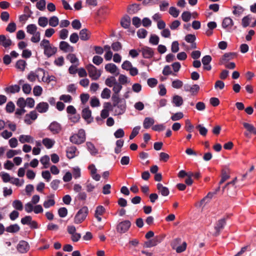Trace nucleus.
<instances>
[{"label":"nucleus","instance_id":"obj_1","mask_svg":"<svg viewBox=\"0 0 256 256\" xmlns=\"http://www.w3.org/2000/svg\"><path fill=\"white\" fill-rule=\"evenodd\" d=\"M40 47L44 50V54L50 58L54 55L57 52V48L50 41L46 39H43L40 42Z\"/></svg>","mask_w":256,"mask_h":256},{"label":"nucleus","instance_id":"obj_2","mask_svg":"<svg viewBox=\"0 0 256 256\" xmlns=\"http://www.w3.org/2000/svg\"><path fill=\"white\" fill-rule=\"evenodd\" d=\"M70 140L76 144H80L84 142L86 140V132L84 130L80 129L77 134L72 136Z\"/></svg>","mask_w":256,"mask_h":256},{"label":"nucleus","instance_id":"obj_3","mask_svg":"<svg viewBox=\"0 0 256 256\" xmlns=\"http://www.w3.org/2000/svg\"><path fill=\"white\" fill-rule=\"evenodd\" d=\"M88 213L87 206H83L76 214L74 218V222L76 224L82 223L86 218Z\"/></svg>","mask_w":256,"mask_h":256},{"label":"nucleus","instance_id":"obj_4","mask_svg":"<svg viewBox=\"0 0 256 256\" xmlns=\"http://www.w3.org/2000/svg\"><path fill=\"white\" fill-rule=\"evenodd\" d=\"M86 68L88 72V75L93 80H98L101 75V72L100 70L92 64H89L86 66Z\"/></svg>","mask_w":256,"mask_h":256},{"label":"nucleus","instance_id":"obj_5","mask_svg":"<svg viewBox=\"0 0 256 256\" xmlns=\"http://www.w3.org/2000/svg\"><path fill=\"white\" fill-rule=\"evenodd\" d=\"M131 226V222L128 220H125L120 222L116 226L118 232L124 234L128 230Z\"/></svg>","mask_w":256,"mask_h":256},{"label":"nucleus","instance_id":"obj_6","mask_svg":"<svg viewBox=\"0 0 256 256\" xmlns=\"http://www.w3.org/2000/svg\"><path fill=\"white\" fill-rule=\"evenodd\" d=\"M112 110L111 103L107 102L104 104V109L101 111L100 116L102 119L107 118L109 116V112Z\"/></svg>","mask_w":256,"mask_h":256},{"label":"nucleus","instance_id":"obj_7","mask_svg":"<svg viewBox=\"0 0 256 256\" xmlns=\"http://www.w3.org/2000/svg\"><path fill=\"white\" fill-rule=\"evenodd\" d=\"M16 248L19 252L24 254L28 251L30 246L24 240H21L17 245Z\"/></svg>","mask_w":256,"mask_h":256},{"label":"nucleus","instance_id":"obj_8","mask_svg":"<svg viewBox=\"0 0 256 256\" xmlns=\"http://www.w3.org/2000/svg\"><path fill=\"white\" fill-rule=\"evenodd\" d=\"M38 118V114L35 110L30 112L24 116V121L27 124H30L32 122L36 120Z\"/></svg>","mask_w":256,"mask_h":256},{"label":"nucleus","instance_id":"obj_9","mask_svg":"<svg viewBox=\"0 0 256 256\" xmlns=\"http://www.w3.org/2000/svg\"><path fill=\"white\" fill-rule=\"evenodd\" d=\"M12 42L8 36L4 34L0 35V46L7 48L12 46Z\"/></svg>","mask_w":256,"mask_h":256},{"label":"nucleus","instance_id":"obj_10","mask_svg":"<svg viewBox=\"0 0 256 256\" xmlns=\"http://www.w3.org/2000/svg\"><path fill=\"white\" fill-rule=\"evenodd\" d=\"M60 48L65 52H72L74 50L73 46L64 41H62L60 43Z\"/></svg>","mask_w":256,"mask_h":256},{"label":"nucleus","instance_id":"obj_11","mask_svg":"<svg viewBox=\"0 0 256 256\" xmlns=\"http://www.w3.org/2000/svg\"><path fill=\"white\" fill-rule=\"evenodd\" d=\"M106 212L105 208L102 206H98L94 212V217L98 222L102 221L101 216L103 215Z\"/></svg>","mask_w":256,"mask_h":256},{"label":"nucleus","instance_id":"obj_12","mask_svg":"<svg viewBox=\"0 0 256 256\" xmlns=\"http://www.w3.org/2000/svg\"><path fill=\"white\" fill-rule=\"evenodd\" d=\"M141 52L144 58H150L152 57L154 55V50L152 48L145 46L142 48Z\"/></svg>","mask_w":256,"mask_h":256},{"label":"nucleus","instance_id":"obj_13","mask_svg":"<svg viewBox=\"0 0 256 256\" xmlns=\"http://www.w3.org/2000/svg\"><path fill=\"white\" fill-rule=\"evenodd\" d=\"M104 68L106 72L112 74L118 75L119 74L117 66L112 63L106 64Z\"/></svg>","mask_w":256,"mask_h":256},{"label":"nucleus","instance_id":"obj_14","mask_svg":"<svg viewBox=\"0 0 256 256\" xmlns=\"http://www.w3.org/2000/svg\"><path fill=\"white\" fill-rule=\"evenodd\" d=\"M18 140L22 144L34 142V138L30 135L21 134L18 137Z\"/></svg>","mask_w":256,"mask_h":256},{"label":"nucleus","instance_id":"obj_15","mask_svg":"<svg viewBox=\"0 0 256 256\" xmlns=\"http://www.w3.org/2000/svg\"><path fill=\"white\" fill-rule=\"evenodd\" d=\"M88 169L90 171V174L92 178L98 181L100 180V176L96 174L97 169L94 164H91L88 166Z\"/></svg>","mask_w":256,"mask_h":256},{"label":"nucleus","instance_id":"obj_16","mask_svg":"<svg viewBox=\"0 0 256 256\" xmlns=\"http://www.w3.org/2000/svg\"><path fill=\"white\" fill-rule=\"evenodd\" d=\"M54 195L51 194L46 196V200L44 202L43 206L44 208H48L55 204Z\"/></svg>","mask_w":256,"mask_h":256},{"label":"nucleus","instance_id":"obj_17","mask_svg":"<svg viewBox=\"0 0 256 256\" xmlns=\"http://www.w3.org/2000/svg\"><path fill=\"white\" fill-rule=\"evenodd\" d=\"M48 108L49 106L47 102H40L36 105V109L40 113H44L48 110Z\"/></svg>","mask_w":256,"mask_h":256},{"label":"nucleus","instance_id":"obj_18","mask_svg":"<svg viewBox=\"0 0 256 256\" xmlns=\"http://www.w3.org/2000/svg\"><path fill=\"white\" fill-rule=\"evenodd\" d=\"M200 86L198 84L190 86H186L184 90L186 92H189L192 95H196L200 90Z\"/></svg>","mask_w":256,"mask_h":256},{"label":"nucleus","instance_id":"obj_19","mask_svg":"<svg viewBox=\"0 0 256 256\" xmlns=\"http://www.w3.org/2000/svg\"><path fill=\"white\" fill-rule=\"evenodd\" d=\"M116 108L114 110V115H120L124 114L126 108V104L125 102L122 104H118L115 106Z\"/></svg>","mask_w":256,"mask_h":256},{"label":"nucleus","instance_id":"obj_20","mask_svg":"<svg viewBox=\"0 0 256 256\" xmlns=\"http://www.w3.org/2000/svg\"><path fill=\"white\" fill-rule=\"evenodd\" d=\"M48 128L53 134L59 133L62 129L60 125L56 122L51 123Z\"/></svg>","mask_w":256,"mask_h":256},{"label":"nucleus","instance_id":"obj_21","mask_svg":"<svg viewBox=\"0 0 256 256\" xmlns=\"http://www.w3.org/2000/svg\"><path fill=\"white\" fill-rule=\"evenodd\" d=\"M156 188L158 193L162 196H166L169 194L170 191L168 188L166 186H164L162 184H158L156 185Z\"/></svg>","mask_w":256,"mask_h":256},{"label":"nucleus","instance_id":"obj_22","mask_svg":"<svg viewBox=\"0 0 256 256\" xmlns=\"http://www.w3.org/2000/svg\"><path fill=\"white\" fill-rule=\"evenodd\" d=\"M82 117L85 120H86L88 122H90L92 118H91L92 116V112L90 110L89 108H84L82 110Z\"/></svg>","mask_w":256,"mask_h":256},{"label":"nucleus","instance_id":"obj_23","mask_svg":"<svg viewBox=\"0 0 256 256\" xmlns=\"http://www.w3.org/2000/svg\"><path fill=\"white\" fill-rule=\"evenodd\" d=\"M213 196V194L209 192L205 197H204L198 203L196 204V206L201 207L205 206L207 203L210 202V200Z\"/></svg>","mask_w":256,"mask_h":256},{"label":"nucleus","instance_id":"obj_24","mask_svg":"<svg viewBox=\"0 0 256 256\" xmlns=\"http://www.w3.org/2000/svg\"><path fill=\"white\" fill-rule=\"evenodd\" d=\"M55 142V140L54 139L48 138H44L42 140L43 145L48 149L52 148Z\"/></svg>","mask_w":256,"mask_h":256},{"label":"nucleus","instance_id":"obj_25","mask_svg":"<svg viewBox=\"0 0 256 256\" xmlns=\"http://www.w3.org/2000/svg\"><path fill=\"white\" fill-rule=\"evenodd\" d=\"M90 36V32L86 28L82 30L80 32V37L82 40H88Z\"/></svg>","mask_w":256,"mask_h":256},{"label":"nucleus","instance_id":"obj_26","mask_svg":"<svg viewBox=\"0 0 256 256\" xmlns=\"http://www.w3.org/2000/svg\"><path fill=\"white\" fill-rule=\"evenodd\" d=\"M233 25L234 22L230 18H225L222 22V26L224 28H231Z\"/></svg>","mask_w":256,"mask_h":256},{"label":"nucleus","instance_id":"obj_27","mask_svg":"<svg viewBox=\"0 0 256 256\" xmlns=\"http://www.w3.org/2000/svg\"><path fill=\"white\" fill-rule=\"evenodd\" d=\"M12 206L14 210L22 211L24 208L22 202L19 200H15L12 202Z\"/></svg>","mask_w":256,"mask_h":256},{"label":"nucleus","instance_id":"obj_28","mask_svg":"<svg viewBox=\"0 0 256 256\" xmlns=\"http://www.w3.org/2000/svg\"><path fill=\"white\" fill-rule=\"evenodd\" d=\"M154 123V120L153 118L147 117L146 118L143 122L144 128L148 129L152 126Z\"/></svg>","mask_w":256,"mask_h":256},{"label":"nucleus","instance_id":"obj_29","mask_svg":"<svg viewBox=\"0 0 256 256\" xmlns=\"http://www.w3.org/2000/svg\"><path fill=\"white\" fill-rule=\"evenodd\" d=\"M120 24L124 28H127L129 27L130 24V18L128 16H126L122 18Z\"/></svg>","mask_w":256,"mask_h":256},{"label":"nucleus","instance_id":"obj_30","mask_svg":"<svg viewBox=\"0 0 256 256\" xmlns=\"http://www.w3.org/2000/svg\"><path fill=\"white\" fill-rule=\"evenodd\" d=\"M76 148L75 146L68 148L66 150V156L68 158H72L76 156Z\"/></svg>","mask_w":256,"mask_h":256},{"label":"nucleus","instance_id":"obj_31","mask_svg":"<svg viewBox=\"0 0 256 256\" xmlns=\"http://www.w3.org/2000/svg\"><path fill=\"white\" fill-rule=\"evenodd\" d=\"M158 242H160V241L158 238H154L152 240L146 242L144 244V246L146 248H150L156 246Z\"/></svg>","mask_w":256,"mask_h":256},{"label":"nucleus","instance_id":"obj_32","mask_svg":"<svg viewBox=\"0 0 256 256\" xmlns=\"http://www.w3.org/2000/svg\"><path fill=\"white\" fill-rule=\"evenodd\" d=\"M242 124L246 130V131L250 134H256V128L252 124L248 122H243Z\"/></svg>","mask_w":256,"mask_h":256},{"label":"nucleus","instance_id":"obj_33","mask_svg":"<svg viewBox=\"0 0 256 256\" xmlns=\"http://www.w3.org/2000/svg\"><path fill=\"white\" fill-rule=\"evenodd\" d=\"M172 102L176 106L179 107L183 104V99L182 96L176 95L172 98Z\"/></svg>","mask_w":256,"mask_h":256},{"label":"nucleus","instance_id":"obj_34","mask_svg":"<svg viewBox=\"0 0 256 256\" xmlns=\"http://www.w3.org/2000/svg\"><path fill=\"white\" fill-rule=\"evenodd\" d=\"M26 32L30 34H34L38 32V28L34 24H30L28 25L26 28Z\"/></svg>","mask_w":256,"mask_h":256},{"label":"nucleus","instance_id":"obj_35","mask_svg":"<svg viewBox=\"0 0 256 256\" xmlns=\"http://www.w3.org/2000/svg\"><path fill=\"white\" fill-rule=\"evenodd\" d=\"M48 22L49 25L52 27H56L59 24V19L56 16L50 17Z\"/></svg>","mask_w":256,"mask_h":256},{"label":"nucleus","instance_id":"obj_36","mask_svg":"<svg viewBox=\"0 0 256 256\" xmlns=\"http://www.w3.org/2000/svg\"><path fill=\"white\" fill-rule=\"evenodd\" d=\"M50 158L48 156H44L40 159V162L44 166V168H46L50 165Z\"/></svg>","mask_w":256,"mask_h":256},{"label":"nucleus","instance_id":"obj_37","mask_svg":"<svg viewBox=\"0 0 256 256\" xmlns=\"http://www.w3.org/2000/svg\"><path fill=\"white\" fill-rule=\"evenodd\" d=\"M20 90V87L18 85L11 86L5 88V91L8 93L18 92Z\"/></svg>","mask_w":256,"mask_h":256},{"label":"nucleus","instance_id":"obj_38","mask_svg":"<svg viewBox=\"0 0 256 256\" xmlns=\"http://www.w3.org/2000/svg\"><path fill=\"white\" fill-rule=\"evenodd\" d=\"M232 53H226L220 60V63L221 64H224V63L232 58Z\"/></svg>","mask_w":256,"mask_h":256},{"label":"nucleus","instance_id":"obj_39","mask_svg":"<svg viewBox=\"0 0 256 256\" xmlns=\"http://www.w3.org/2000/svg\"><path fill=\"white\" fill-rule=\"evenodd\" d=\"M35 72L36 80H38V82L42 81V78H44V76L46 74L45 71L42 68H39Z\"/></svg>","mask_w":256,"mask_h":256},{"label":"nucleus","instance_id":"obj_40","mask_svg":"<svg viewBox=\"0 0 256 256\" xmlns=\"http://www.w3.org/2000/svg\"><path fill=\"white\" fill-rule=\"evenodd\" d=\"M86 146L89 152L92 155H96L98 153V150L95 148L94 145L92 142H86Z\"/></svg>","mask_w":256,"mask_h":256},{"label":"nucleus","instance_id":"obj_41","mask_svg":"<svg viewBox=\"0 0 256 256\" xmlns=\"http://www.w3.org/2000/svg\"><path fill=\"white\" fill-rule=\"evenodd\" d=\"M21 152L20 150H9L6 153V156L8 158H10L14 156L20 154Z\"/></svg>","mask_w":256,"mask_h":256},{"label":"nucleus","instance_id":"obj_42","mask_svg":"<svg viewBox=\"0 0 256 256\" xmlns=\"http://www.w3.org/2000/svg\"><path fill=\"white\" fill-rule=\"evenodd\" d=\"M48 22V19L45 16H40L38 19V24L41 27H46Z\"/></svg>","mask_w":256,"mask_h":256},{"label":"nucleus","instance_id":"obj_43","mask_svg":"<svg viewBox=\"0 0 256 256\" xmlns=\"http://www.w3.org/2000/svg\"><path fill=\"white\" fill-rule=\"evenodd\" d=\"M226 220L224 219H221L218 222L216 226L215 227V229L218 232V234L220 231L224 228Z\"/></svg>","mask_w":256,"mask_h":256},{"label":"nucleus","instance_id":"obj_44","mask_svg":"<svg viewBox=\"0 0 256 256\" xmlns=\"http://www.w3.org/2000/svg\"><path fill=\"white\" fill-rule=\"evenodd\" d=\"M252 20V17L250 16V15H248L243 18L242 20V26L244 28L247 27L249 25Z\"/></svg>","mask_w":256,"mask_h":256},{"label":"nucleus","instance_id":"obj_45","mask_svg":"<svg viewBox=\"0 0 256 256\" xmlns=\"http://www.w3.org/2000/svg\"><path fill=\"white\" fill-rule=\"evenodd\" d=\"M20 228L17 224H12L6 228V232H16Z\"/></svg>","mask_w":256,"mask_h":256},{"label":"nucleus","instance_id":"obj_46","mask_svg":"<svg viewBox=\"0 0 256 256\" xmlns=\"http://www.w3.org/2000/svg\"><path fill=\"white\" fill-rule=\"evenodd\" d=\"M233 8L234 10L232 13L236 16H239L240 14H242L244 10V8L240 6H234Z\"/></svg>","mask_w":256,"mask_h":256},{"label":"nucleus","instance_id":"obj_47","mask_svg":"<svg viewBox=\"0 0 256 256\" xmlns=\"http://www.w3.org/2000/svg\"><path fill=\"white\" fill-rule=\"evenodd\" d=\"M26 62L24 60H18L16 63V68L20 71H24L25 69Z\"/></svg>","mask_w":256,"mask_h":256},{"label":"nucleus","instance_id":"obj_48","mask_svg":"<svg viewBox=\"0 0 256 256\" xmlns=\"http://www.w3.org/2000/svg\"><path fill=\"white\" fill-rule=\"evenodd\" d=\"M192 18V14L188 11L184 12L182 14V18L185 22H188Z\"/></svg>","mask_w":256,"mask_h":256},{"label":"nucleus","instance_id":"obj_49","mask_svg":"<svg viewBox=\"0 0 256 256\" xmlns=\"http://www.w3.org/2000/svg\"><path fill=\"white\" fill-rule=\"evenodd\" d=\"M110 90L108 88H104L101 93V97L104 99H108L110 96Z\"/></svg>","mask_w":256,"mask_h":256},{"label":"nucleus","instance_id":"obj_50","mask_svg":"<svg viewBox=\"0 0 256 256\" xmlns=\"http://www.w3.org/2000/svg\"><path fill=\"white\" fill-rule=\"evenodd\" d=\"M16 29V26L15 22H10L8 25L6 30L9 32L12 33L14 32Z\"/></svg>","mask_w":256,"mask_h":256},{"label":"nucleus","instance_id":"obj_51","mask_svg":"<svg viewBox=\"0 0 256 256\" xmlns=\"http://www.w3.org/2000/svg\"><path fill=\"white\" fill-rule=\"evenodd\" d=\"M169 14L174 18H177L180 14V10L172 6L169 9Z\"/></svg>","mask_w":256,"mask_h":256},{"label":"nucleus","instance_id":"obj_52","mask_svg":"<svg viewBox=\"0 0 256 256\" xmlns=\"http://www.w3.org/2000/svg\"><path fill=\"white\" fill-rule=\"evenodd\" d=\"M196 128L198 130L200 134H201L202 136H206V135L208 130L202 125L198 124L196 126Z\"/></svg>","mask_w":256,"mask_h":256},{"label":"nucleus","instance_id":"obj_53","mask_svg":"<svg viewBox=\"0 0 256 256\" xmlns=\"http://www.w3.org/2000/svg\"><path fill=\"white\" fill-rule=\"evenodd\" d=\"M112 99L113 102V105H112V106H116V105H118V104L122 103L121 99L117 94H114L112 96Z\"/></svg>","mask_w":256,"mask_h":256},{"label":"nucleus","instance_id":"obj_54","mask_svg":"<svg viewBox=\"0 0 256 256\" xmlns=\"http://www.w3.org/2000/svg\"><path fill=\"white\" fill-rule=\"evenodd\" d=\"M32 37L30 38L31 41L34 43H38L40 40V33L38 32L34 34H32Z\"/></svg>","mask_w":256,"mask_h":256},{"label":"nucleus","instance_id":"obj_55","mask_svg":"<svg viewBox=\"0 0 256 256\" xmlns=\"http://www.w3.org/2000/svg\"><path fill=\"white\" fill-rule=\"evenodd\" d=\"M10 182L16 186H20L24 184V181L22 180H20L18 178L12 177Z\"/></svg>","mask_w":256,"mask_h":256},{"label":"nucleus","instance_id":"obj_56","mask_svg":"<svg viewBox=\"0 0 256 256\" xmlns=\"http://www.w3.org/2000/svg\"><path fill=\"white\" fill-rule=\"evenodd\" d=\"M139 10V5L136 4L130 5L128 8V12L132 14L136 12Z\"/></svg>","mask_w":256,"mask_h":256},{"label":"nucleus","instance_id":"obj_57","mask_svg":"<svg viewBox=\"0 0 256 256\" xmlns=\"http://www.w3.org/2000/svg\"><path fill=\"white\" fill-rule=\"evenodd\" d=\"M66 58L69 60L71 63L76 64L78 62V60L76 56L74 54H70L66 56Z\"/></svg>","mask_w":256,"mask_h":256},{"label":"nucleus","instance_id":"obj_58","mask_svg":"<svg viewBox=\"0 0 256 256\" xmlns=\"http://www.w3.org/2000/svg\"><path fill=\"white\" fill-rule=\"evenodd\" d=\"M46 2L44 0H40L37 2L36 6L40 10H44L46 8Z\"/></svg>","mask_w":256,"mask_h":256},{"label":"nucleus","instance_id":"obj_59","mask_svg":"<svg viewBox=\"0 0 256 256\" xmlns=\"http://www.w3.org/2000/svg\"><path fill=\"white\" fill-rule=\"evenodd\" d=\"M68 31L65 28H63L59 32V37L62 40H65L68 38Z\"/></svg>","mask_w":256,"mask_h":256},{"label":"nucleus","instance_id":"obj_60","mask_svg":"<svg viewBox=\"0 0 256 256\" xmlns=\"http://www.w3.org/2000/svg\"><path fill=\"white\" fill-rule=\"evenodd\" d=\"M42 92V88L39 86H35L33 89V93L35 96H40Z\"/></svg>","mask_w":256,"mask_h":256},{"label":"nucleus","instance_id":"obj_61","mask_svg":"<svg viewBox=\"0 0 256 256\" xmlns=\"http://www.w3.org/2000/svg\"><path fill=\"white\" fill-rule=\"evenodd\" d=\"M172 85L174 88L178 89L182 87L183 82L179 80H176L172 82Z\"/></svg>","mask_w":256,"mask_h":256},{"label":"nucleus","instance_id":"obj_62","mask_svg":"<svg viewBox=\"0 0 256 256\" xmlns=\"http://www.w3.org/2000/svg\"><path fill=\"white\" fill-rule=\"evenodd\" d=\"M60 100L64 102H70L72 100V97L68 94H62L60 97Z\"/></svg>","mask_w":256,"mask_h":256},{"label":"nucleus","instance_id":"obj_63","mask_svg":"<svg viewBox=\"0 0 256 256\" xmlns=\"http://www.w3.org/2000/svg\"><path fill=\"white\" fill-rule=\"evenodd\" d=\"M184 117V114L182 112H178L172 114L171 116V119L173 121H176Z\"/></svg>","mask_w":256,"mask_h":256},{"label":"nucleus","instance_id":"obj_64","mask_svg":"<svg viewBox=\"0 0 256 256\" xmlns=\"http://www.w3.org/2000/svg\"><path fill=\"white\" fill-rule=\"evenodd\" d=\"M34 204L32 203L31 202H28L25 204L24 205V210L26 212L28 213H30L32 211L34 210V206H33Z\"/></svg>","mask_w":256,"mask_h":256}]
</instances>
